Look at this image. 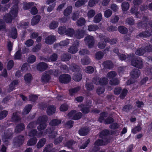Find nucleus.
Here are the masks:
<instances>
[{
    "instance_id": "f257e3e1",
    "label": "nucleus",
    "mask_w": 152,
    "mask_h": 152,
    "mask_svg": "<svg viewBox=\"0 0 152 152\" xmlns=\"http://www.w3.org/2000/svg\"><path fill=\"white\" fill-rule=\"evenodd\" d=\"M18 10V4H15L11 8L10 12L4 15L3 18L7 23H11L12 20L17 17Z\"/></svg>"
},
{
    "instance_id": "f03ea898",
    "label": "nucleus",
    "mask_w": 152,
    "mask_h": 152,
    "mask_svg": "<svg viewBox=\"0 0 152 152\" xmlns=\"http://www.w3.org/2000/svg\"><path fill=\"white\" fill-rule=\"evenodd\" d=\"M132 66L139 69H142L143 66V59L139 57L132 58L131 61Z\"/></svg>"
},
{
    "instance_id": "7ed1b4c3",
    "label": "nucleus",
    "mask_w": 152,
    "mask_h": 152,
    "mask_svg": "<svg viewBox=\"0 0 152 152\" xmlns=\"http://www.w3.org/2000/svg\"><path fill=\"white\" fill-rule=\"evenodd\" d=\"M110 140L109 138H104V139H97L94 142V145L95 146L94 148H95V146L99 147L105 146L110 143Z\"/></svg>"
},
{
    "instance_id": "20e7f679",
    "label": "nucleus",
    "mask_w": 152,
    "mask_h": 152,
    "mask_svg": "<svg viewBox=\"0 0 152 152\" xmlns=\"http://www.w3.org/2000/svg\"><path fill=\"white\" fill-rule=\"evenodd\" d=\"M25 140L24 136L23 135H19L17 136L14 139V145L18 147H20L23 144Z\"/></svg>"
},
{
    "instance_id": "39448f33",
    "label": "nucleus",
    "mask_w": 152,
    "mask_h": 152,
    "mask_svg": "<svg viewBox=\"0 0 152 152\" xmlns=\"http://www.w3.org/2000/svg\"><path fill=\"white\" fill-rule=\"evenodd\" d=\"M68 115L70 117L72 116V119L74 120H77L80 119L82 117V114L80 112L76 113L75 110H73L70 111L68 113Z\"/></svg>"
},
{
    "instance_id": "423d86ee",
    "label": "nucleus",
    "mask_w": 152,
    "mask_h": 152,
    "mask_svg": "<svg viewBox=\"0 0 152 152\" xmlns=\"http://www.w3.org/2000/svg\"><path fill=\"white\" fill-rule=\"evenodd\" d=\"M93 81L94 83L96 85H105L107 84L108 82V79L105 77L100 79L96 77L93 78Z\"/></svg>"
},
{
    "instance_id": "0eeeda50",
    "label": "nucleus",
    "mask_w": 152,
    "mask_h": 152,
    "mask_svg": "<svg viewBox=\"0 0 152 152\" xmlns=\"http://www.w3.org/2000/svg\"><path fill=\"white\" fill-rule=\"evenodd\" d=\"M71 80V77L68 74H64L61 75L59 78V81L61 83L67 84Z\"/></svg>"
},
{
    "instance_id": "6e6552de",
    "label": "nucleus",
    "mask_w": 152,
    "mask_h": 152,
    "mask_svg": "<svg viewBox=\"0 0 152 152\" xmlns=\"http://www.w3.org/2000/svg\"><path fill=\"white\" fill-rule=\"evenodd\" d=\"M84 40L89 48H93L95 42L93 36L90 35L87 36L85 38Z\"/></svg>"
},
{
    "instance_id": "1a4fd4ad",
    "label": "nucleus",
    "mask_w": 152,
    "mask_h": 152,
    "mask_svg": "<svg viewBox=\"0 0 152 152\" xmlns=\"http://www.w3.org/2000/svg\"><path fill=\"white\" fill-rule=\"evenodd\" d=\"M79 45V43L78 42H75L74 44L70 47L69 48L68 50V52L71 53H75L78 51V48L77 47Z\"/></svg>"
},
{
    "instance_id": "9d476101",
    "label": "nucleus",
    "mask_w": 152,
    "mask_h": 152,
    "mask_svg": "<svg viewBox=\"0 0 152 152\" xmlns=\"http://www.w3.org/2000/svg\"><path fill=\"white\" fill-rule=\"evenodd\" d=\"M48 68L47 64L45 62H41L39 63L37 66V69L39 71L43 72Z\"/></svg>"
},
{
    "instance_id": "9b49d317",
    "label": "nucleus",
    "mask_w": 152,
    "mask_h": 152,
    "mask_svg": "<svg viewBox=\"0 0 152 152\" xmlns=\"http://www.w3.org/2000/svg\"><path fill=\"white\" fill-rule=\"evenodd\" d=\"M140 70L137 69H134L130 73V75L132 78L134 79H136L140 76Z\"/></svg>"
},
{
    "instance_id": "f8f14e48",
    "label": "nucleus",
    "mask_w": 152,
    "mask_h": 152,
    "mask_svg": "<svg viewBox=\"0 0 152 152\" xmlns=\"http://www.w3.org/2000/svg\"><path fill=\"white\" fill-rule=\"evenodd\" d=\"M151 35V34L150 31L147 30L140 33L138 35H136V37L137 38H139V37L145 38L150 37Z\"/></svg>"
},
{
    "instance_id": "ddd939ff",
    "label": "nucleus",
    "mask_w": 152,
    "mask_h": 152,
    "mask_svg": "<svg viewBox=\"0 0 152 152\" xmlns=\"http://www.w3.org/2000/svg\"><path fill=\"white\" fill-rule=\"evenodd\" d=\"M9 36L13 39H16L18 37L17 29L15 27H13L9 32Z\"/></svg>"
},
{
    "instance_id": "4468645a",
    "label": "nucleus",
    "mask_w": 152,
    "mask_h": 152,
    "mask_svg": "<svg viewBox=\"0 0 152 152\" xmlns=\"http://www.w3.org/2000/svg\"><path fill=\"white\" fill-rule=\"evenodd\" d=\"M56 111V107L53 105H50L47 107L46 112L47 115L50 116L53 114Z\"/></svg>"
},
{
    "instance_id": "2eb2a0df",
    "label": "nucleus",
    "mask_w": 152,
    "mask_h": 152,
    "mask_svg": "<svg viewBox=\"0 0 152 152\" xmlns=\"http://www.w3.org/2000/svg\"><path fill=\"white\" fill-rule=\"evenodd\" d=\"M146 67L145 71L147 75L152 79V66L150 65L148 63H146L145 64Z\"/></svg>"
},
{
    "instance_id": "dca6fc26",
    "label": "nucleus",
    "mask_w": 152,
    "mask_h": 152,
    "mask_svg": "<svg viewBox=\"0 0 152 152\" xmlns=\"http://www.w3.org/2000/svg\"><path fill=\"white\" fill-rule=\"evenodd\" d=\"M85 31L83 30H77L75 34V37L77 39H80L83 38L85 35Z\"/></svg>"
},
{
    "instance_id": "f3484780",
    "label": "nucleus",
    "mask_w": 152,
    "mask_h": 152,
    "mask_svg": "<svg viewBox=\"0 0 152 152\" xmlns=\"http://www.w3.org/2000/svg\"><path fill=\"white\" fill-rule=\"evenodd\" d=\"M110 134V132L108 129H104L101 132L99 133V137L102 139H104V138H108L107 136Z\"/></svg>"
},
{
    "instance_id": "a211bd4d",
    "label": "nucleus",
    "mask_w": 152,
    "mask_h": 152,
    "mask_svg": "<svg viewBox=\"0 0 152 152\" xmlns=\"http://www.w3.org/2000/svg\"><path fill=\"white\" fill-rule=\"evenodd\" d=\"M56 40V37L53 35H50L47 37L45 40V42L48 44H52Z\"/></svg>"
},
{
    "instance_id": "6ab92c4d",
    "label": "nucleus",
    "mask_w": 152,
    "mask_h": 152,
    "mask_svg": "<svg viewBox=\"0 0 152 152\" xmlns=\"http://www.w3.org/2000/svg\"><path fill=\"white\" fill-rule=\"evenodd\" d=\"M104 68L105 69H110L113 67V64L111 61L107 60L104 61L102 64Z\"/></svg>"
},
{
    "instance_id": "aec40b11",
    "label": "nucleus",
    "mask_w": 152,
    "mask_h": 152,
    "mask_svg": "<svg viewBox=\"0 0 152 152\" xmlns=\"http://www.w3.org/2000/svg\"><path fill=\"white\" fill-rule=\"evenodd\" d=\"M78 107L80 108V110L83 114H86L88 113L90 111V107L84 106L83 104H81L78 105Z\"/></svg>"
},
{
    "instance_id": "412c9836",
    "label": "nucleus",
    "mask_w": 152,
    "mask_h": 152,
    "mask_svg": "<svg viewBox=\"0 0 152 152\" xmlns=\"http://www.w3.org/2000/svg\"><path fill=\"white\" fill-rule=\"evenodd\" d=\"M25 129V125L23 123H21L17 124L15 128V131L17 133H18L23 131Z\"/></svg>"
},
{
    "instance_id": "4be33fe9",
    "label": "nucleus",
    "mask_w": 152,
    "mask_h": 152,
    "mask_svg": "<svg viewBox=\"0 0 152 152\" xmlns=\"http://www.w3.org/2000/svg\"><path fill=\"white\" fill-rule=\"evenodd\" d=\"M40 16L39 15L34 16L31 20V25L32 26H34L37 24L40 21Z\"/></svg>"
},
{
    "instance_id": "5701e85b",
    "label": "nucleus",
    "mask_w": 152,
    "mask_h": 152,
    "mask_svg": "<svg viewBox=\"0 0 152 152\" xmlns=\"http://www.w3.org/2000/svg\"><path fill=\"white\" fill-rule=\"evenodd\" d=\"M80 90V88L79 87H76L72 88L69 90V94L70 96H73L74 94L78 93Z\"/></svg>"
},
{
    "instance_id": "b1692460",
    "label": "nucleus",
    "mask_w": 152,
    "mask_h": 152,
    "mask_svg": "<svg viewBox=\"0 0 152 152\" xmlns=\"http://www.w3.org/2000/svg\"><path fill=\"white\" fill-rule=\"evenodd\" d=\"M89 132V130L87 128L85 127L80 129L79 130V134L82 136H86L87 135Z\"/></svg>"
},
{
    "instance_id": "393cba45",
    "label": "nucleus",
    "mask_w": 152,
    "mask_h": 152,
    "mask_svg": "<svg viewBox=\"0 0 152 152\" xmlns=\"http://www.w3.org/2000/svg\"><path fill=\"white\" fill-rule=\"evenodd\" d=\"M32 78V75L29 73L26 74L24 76L25 81L26 83H28L29 84L31 83Z\"/></svg>"
},
{
    "instance_id": "a878e982",
    "label": "nucleus",
    "mask_w": 152,
    "mask_h": 152,
    "mask_svg": "<svg viewBox=\"0 0 152 152\" xmlns=\"http://www.w3.org/2000/svg\"><path fill=\"white\" fill-rule=\"evenodd\" d=\"M108 113L106 112L103 111L100 114V116L99 118L98 121L101 123L104 120V118L107 117Z\"/></svg>"
},
{
    "instance_id": "bb28decb",
    "label": "nucleus",
    "mask_w": 152,
    "mask_h": 152,
    "mask_svg": "<svg viewBox=\"0 0 152 152\" xmlns=\"http://www.w3.org/2000/svg\"><path fill=\"white\" fill-rule=\"evenodd\" d=\"M86 23L85 19L83 17H81L77 20L76 24L77 26L81 27L84 26Z\"/></svg>"
},
{
    "instance_id": "cd10ccee",
    "label": "nucleus",
    "mask_w": 152,
    "mask_h": 152,
    "mask_svg": "<svg viewBox=\"0 0 152 152\" xmlns=\"http://www.w3.org/2000/svg\"><path fill=\"white\" fill-rule=\"evenodd\" d=\"M37 139L35 137L30 138L28 141L27 145L28 146H31L35 145L37 143Z\"/></svg>"
},
{
    "instance_id": "c85d7f7f",
    "label": "nucleus",
    "mask_w": 152,
    "mask_h": 152,
    "mask_svg": "<svg viewBox=\"0 0 152 152\" xmlns=\"http://www.w3.org/2000/svg\"><path fill=\"white\" fill-rule=\"evenodd\" d=\"M50 79V76L47 73H45L41 77L42 81L43 82L48 83Z\"/></svg>"
},
{
    "instance_id": "c756f323",
    "label": "nucleus",
    "mask_w": 152,
    "mask_h": 152,
    "mask_svg": "<svg viewBox=\"0 0 152 152\" xmlns=\"http://www.w3.org/2000/svg\"><path fill=\"white\" fill-rule=\"evenodd\" d=\"M48 120V117L46 115L39 116L37 119L38 123H46Z\"/></svg>"
},
{
    "instance_id": "7c9ffc66",
    "label": "nucleus",
    "mask_w": 152,
    "mask_h": 152,
    "mask_svg": "<svg viewBox=\"0 0 152 152\" xmlns=\"http://www.w3.org/2000/svg\"><path fill=\"white\" fill-rule=\"evenodd\" d=\"M46 139L42 138L39 140L37 145V147L38 148H40L44 146L46 142Z\"/></svg>"
},
{
    "instance_id": "2f4dec72",
    "label": "nucleus",
    "mask_w": 152,
    "mask_h": 152,
    "mask_svg": "<svg viewBox=\"0 0 152 152\" xmlns=\"http://www.w3.org/2000/svg\"><path fill=\"white\" fill-rule=\"evenodd\" d=\"M118 30L120 33L123 34H126L128 31L126 28L122 26H119L118 28Z\"/></svg>"
},
{
    "instance_id": "473e14b6",
    "label": "nucleus",
    "mask_w": 152,
    "mask_h": 152,
    "mask_svg": "<svg viewBox=\"0 0 152 152\" xmlns=\"http://www.w3.org/2000/svg\"><path fill=\"white\" fill-rule=\"evenodd\" d=\"M61 122V120L54 119L52 120L49 124L50 125L52 126H56L60 124Z\"/></svg>"
},
{
    "instance_id": "72a5a7b5",
    "label": "nucleus",
    "mask_w": 152,
    "mask_h": 152,
    "mask_svg": "<svg viewBox=\"0 0 152 152\" xmlns=\"http://www.w3.org/2000/svg\"><path fill=\"white\" fill-rule=\"evenodd\" d=\"M72 8L71 6H68L64 11V15L66 17L69 16L72 12Z\"/></svg>"
},
{
    "instance_id": "f704fd0d",
    "label": "nucleus",
    "mask_w": 152,
    "mask_h": 152,
    "mask_svg": "<svg viewBox=\"0 0 152 152\" xmlns=\"http://www.w3.org/2000/svg\"><path fill=\"white\" fill-rule=\"evenodd\" d=\"M102 15L101 13H98L96 15L94 18V22L96 23H99L101 20Z\"/></svg>"
},
{
    "instance_id": "c9c22d12",
    "label": "nucleus",
    "mask_w": 152,
    "mask_h": 152,
    "mask_svg": "<svg viewBox=\"0 0 152 152\" xmlns=\"http://www.w3.org/2000/svg\"><path fill=\"white\" fill-rule=\"evenodd\" d=\"M87 2L86 0H77L75 3V7L79 8L84 5Z\"/></svg>"
},
{
    "instance_id": "e433bc0d",
    "label": "nucleus",
    "mask_w": 152,
    "mask_h": 152,
    "mask_svg": "<svg viewBox=\"0 0 152 152\" xmlns=\"http://www.w3.org/2000/svg\"><path fill=\"white\" fill-rule=\"evenodd\" d=\"M20 50H19L15 53L14 59L15 60H20L22 56V53Z\"/></svg>"
},
{
    "instance_id": "4c0bfd02",
    "label": "nucleus",
    "mask_w": 152,
    "mask_h": 152,
    "mask_svg": "<svg viewBox=\"0 0 152 152\" xmlns=\"http://www.w3.org/2000/svg\"><path fill=\"white\" fill-rule=\"evenodd\" d=\"M54 129L51 127H48L45 130V133L46 134H51L50 135V137L51 138H55L56 137V135L55 134H53V132Z\"/></svg>"
},
{
    "instance_id": "58836bf2",
    "label": "nucleus",
    "mask_w": 152,
    "mask_h": 152,
    "mask_svg": "<svg viewBox=\"0 0 152 152\" xmlns=\"http://www.w3.org/2000/svg\"><path fill=\"white\" fill-rule=\"evenodd\" d=\"M129 4L127 2L124 1L122 3L121 7L124 11H126L129 9Z\"/></svg>"
},
{
    "instance_id": "ea45409f",
    "label": "nucleus",
    "mask_w": 152,
    "mask_h": 152,
    "mask_svg": "<svg viewBox=\"0 0 152 152\" xmlns=\"http://www.w3.org/2000/svg\"><path fill=\"white\" fill-rule=\"evenodd\" d=\"M32 107V105L31 104H28L25 106L23 111L26 114H28L30 111Z\"/></svg>"
},
{
    "instance_id": "a19ab883",
    "label": "nucleus",
    "mask_w": 152,
    "mask_h": 152,
    "mask_svg": "<svg viewBox=\"0 0 152 152\" xmlns=\"http://www.w3.org/2000/svg\"><path fill=\"white\" fill-rule=\"evenodd\" d=\"M145 52L146 50L144 48L141 47L137 50L135 53L137 55L142 56Z\"/></svg>"
},
{
    "instance_id": "79ce46f5",
    "label": "nucleus",
    "mask_w": 152,
    "mask_h": 152,
    "mask_svg": "<svg viewBox=\"0 0 152 152\" xmlns=\"http://www.w3.org/2000/svg\"><path fill=\"white\" fill-rule=\"evenodd\" d=\"M61 60L63 61H68L71 58L70 54L66 53L62 55L61 56Z\"/></svg>"
},
{
    "instance_id": "37998d69",
    "label": "nucleus",
    "mask_w": 152,
    "mask_h": 152,
    "mask_svg": "<svg viewBox=\"0 0 152 152\" xmlns=\"http://www.w3.org/2000/svg\"><path fill=\"white\" fill-rule=\"evenodd\" d=\"M33 2H24L23 7V9L25 10H28L30 9L34 5Z\"/></svg>"
},
{
    "instance_id": "c03bdc74",
    "label": "nucleus",
    "mask_w": 152,
    "mask_h": 152,
    "mask_svg": "<svg viewBox=\"0 0 152 152\" xmlns=\"http://www.w3.org/2000/svg\"><path fill=\"white\" fill-rule=\"evenodd\" d=\"M148 25L147 23L141 21L137 23V26L139 29H146Z\"/></svg>"
},
{
    "instance_id": "a18cd8bd",
    "label": "nucleus",
    "mask_w": 152,
    "mask_h": 152,
    "mask_svg": "<svg viewBox=\"0 0 152 152\" xmlns=\"http://www.w3.org/2000/svg\"><path fill=\"white\" fill-rule=\"evenodd\" d=\"M85 88L88 91H91L93 89L94 86L92 83L88 82L85 85Z\"/></svg>"
},
{
    "instance_id": "49530a36",
    "label": "nucleus",
    "mask_w": 152,
    "mask_h": 152,
    "mask_svg": "<svg viewBox=\"0 0 152 152\" xmlns=\"http://www.w3.org/2000/svg\"><path fill=\"white\" fill-rule=\"evenodd\" d=\"M75 32L74 29L73 28H69L66 30V34L70 37H73L75 35Z\"/></svg>"
},
{
    "instance_id": "de8ad7c7",
    "label": "nucleus",
    "mask_w": 152,
    "mask_h": 152,
    "mask_svg": "<svg viewBox=\"0 0 152 152\" xmlns=\"http://www.w3.org/2000/svg\"><path fill=\"white\" fill-rule=\"evenodd\" d=\"M128 91L125 88L122 89V91L119 97L120 99H124L125 97L126 96Z\"/></svg>"
},
{
    "instance_id": "09e8293b",
    "label": "nucleus",
    "mask_w": 152,
    "mask_h": 152,
    "mask_svg": "<svg viewBox=\"0 0 152 152\" xmlns=\"http://www.w3.org/2000/svg\"><path fill=\"white\" fill-rule=\"evenodd\" d=\"M11 119L12 121L14 122H17L20 120V117L17 113H13Z\"/></svg>"
},
{
    "instance_id": "8fccbe9b",
    "label": "nucleus",
    "mask_w": 152,
    "mask_h": 152,
    "mask_svg": "<svg viewBox=\"0 0 152 152\" xmlns=\"http://www.w3.org/2000/svg\"><path fill=\"white\" fill-rule=\"evenodd\" d=\"M133 106L131 104H127L125 105L122 108V110L123 111L128 113L129 110L132 108Z\"/></svg>"
},
{
    "instance_id": "3c124183",
    "label": "nucleus",
    "mask_w": 152,
    "mask_h": 152,
    "mask_svg": "<svg viewBox=\"0 0 152 152\" xmlns=\"http://www.w3.org/2000/svg\"><path fill=\"white\" fill-rule=\"evenodd\" d=\"M99 28L98 26L96 25H91L88 26V30L90 31H96Z\"/></svg>"
},
{
    "instance_id": "603ef678",
    "label": "nucleus",
    "mask_w": 152,
    "mask_h": 152,
    "mask_svg": "<svg viewBox=\"0 0 152 152\" xmlns=\"http://www.w3.org/2000/svg\"><path fill=\"white\" fill-rule=\"evenodd\" d=\"M36 57L34 55H31L29 56L27 58V62L30 64L34 63L36 60Z\"/></svg>"
},
{
    "instance_id": "864d4df0",
    "label": "nucleus",
    "mask_w": 152,
    "mask_h": 152,
    "mask_svg": "<svg viewBox=\"0 0 152 152\" xmlns=\"http://www.w3.org/2000/svg\"><path fill=\"white\" fill-rule=\"evenodd\" d=\"M119 81L118 78H115L111 80L109 83L112 86H115L119 84Z\"/></svg>"
},
{
    "instance_id": "5fc2aeb1",
    "label": "nucleus",
    "mask_w": 152,
    "mask_h": 152,
    "mask_svg": "<svg viewBox=\"0 0 152 152\" xmlns=\"http://www.w3.org/2000/svg\"><path fill=\"white\" fill-rule=\"evenodd\" d=\"M4 138L6 140L11 139L12 137V132L7 131L4 133Z\"/></svg>"
},
{
    "instance_id": "6e6d98bb",
    "label": "nucleus",
    "mask_w": 152,
    "mask_h": 152,
    "mask_svg": "<svg viewBox=\"0 0 152 152\" xmlns=\"http://www.w3.org/2000/svg\"><path fill=\"white\" fill-rule=\"evenodd\" d=\"M66 28L64 26H59L58 29V32L61 34H66Z\"/></svg>"
},
{
    "instance_id": "4d7b16f0",
    "label": "nucleus",
    "mask_w": 152,
    "mask_h": 152,
    "mask_svg": "<svg viewBox=\"0 0 152 152\" xmlns=\"http://www.w3.org/2000/svg\"><path fill=\"white\" fill-rule=\"evenodd\" d=\"M82 75L80 73H77L73 77V79L76 82L80 81L82 78Z\"/></svg>"
},
{
    "instance_id": "13d9d810",
    "label": "nucleus",
    "mask_w": 152,
    "mask_h": 152,
    "mask_svg": "<svg viewBox=\"0 0 152 152\" xmlns=\"http://www.w3.org/2000/svg\"><path fill=\"white\" fill-rule=\"evenodd\" d=\"M81 62L83 65H88L90 62V59L89 57H86L82 59Z\"/></svg>"
},
{
    "instance_id": "bf43d9fd",
    "label": "nucleus",
    "mask_w": 152,
    "mask_h": 152,
    "mask_svg": "<svg viewBox=\"0 0 152 152\" xmlns=\"http://www.w3.org/2000/svg\"><path fill=\"white\" fill-rule=\"evenodd\" d=\"M103 53L101 51L97 52L95 54L96 59L99 60L102 58L103 57Z\"/></svg>"
},
{
    "instance_id": "052dcab7",
    "label": "nucleus",
    "mask_w": 152,
    "mask_h": 152,
    "mask_svg": "<svg viewBox=\"0 0 152 152\" xmlns=\"http://www.w3.org/2000/svg\"><path fill=\"white\" fill-rule=\"evenodd\" d=\"M14 62L13 60H10L8 61L7 65V69L8 70H10L14 66Z\"/></svg>"
},
{
    "instance_id": "680f3d73",
    "label": "nucleus",
    "mask_w": 152,
    "mask_h": 152,
    "mask_svg": "<svg viewBox=\"0 0 152 152\" xmlns=\"http://www.w3.org/2000/svg\"><path fill=\"white\" fill-rule=\"evenodd\" d=\"M116 73L115 71H111L108 72L107 74V77L109 79H113L116 75Z\"/></svg>"
},
{
    "instance_id": "e2e57ef3",
    "label": "nucleus",
    "mask_w": 152,
    "mask_h": 152,
    "mask_svg": "<svg viewBox=\"0 0 152 152\" xmlns=\"http://www.w3.org/2000/svg\"><path fill=\"white\" fill-rule=\"evenodd\" d=\"M94 69L92 66H89L86 68L85 71L86 73L92 74L94 72Z\"/></svg>"
},
{
    "instance_id": "0e129e2a",
    "label": "nucleus",
    "mask_w": 152,
    "mask_h": 152,
    "mask_svg": "<svg viewBox=\"0 0 152 152\" xmlns=\"http://www.w3.org/2000/svg\"><path fill=\"white\" fill-rule=\"evenodd\" d=\"M39 125L37 126V128L39 131H41L44 129L46 127L47 125L45 123H38Z\"/></svg>"
},
{
    "instance_id": "69168bd1",
    "label": "nucleus",
    "mask_w": 152,
    "mask_h": 152,
    "mask_svg": "<svg viewBox=\"0 0 152 152\" xmlns=\"http://www.w3.org/2000/svg\"><path fill=\"white\" fill-rule=\"evenodd\" d=\"M99 0H89L88 4V5L89 7H92L98 4Z\"/></svg>"
},
{
    "instance_id": "338daca9",
    "label": "nucleus",
    "mask_w": 152,
    "mask_h": 152,
    "mask_svg": "<svg viewBox=\"0 0 152 152\" xmlns=\"http://www.w3.org/2000/svg\"><path fill=\"white\" fill-rule=\"evenodd\" d=\"M58 26V22L56 21H53L50 24V28L51 29L56 28Z\"/></svg>"
},
{
    "instance_id": "774afa93",
    "label": "nucleus",
    "mask_w": 152,
    "mask_h": 152,
    "mask_svg": "<svg viewBox=\"0 0 152 152\" xmlns=\"http://www.w3.org/2000/svg\"><path fill=\"white\" fill-rule=\"evenodd\" d=\"M8 112L7 110H3L0 112V120H2L5 118L7 115Z\"/></svg>"
}]
</instances>
